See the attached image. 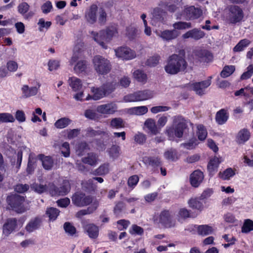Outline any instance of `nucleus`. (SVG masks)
Segmentation results:
<instances>
[{
	"mask_svg": "<svg viewBox=\"0 0 253 253\" xmlns=\"http://www.w3.org/2000/svg\"><path fill=\"white\" fill-rule=\"evenodd\" d=\"M187 67V63L183 56L173 54L169 56L167 59L165 70L168 74L175 75L179 72L184 71Z\"/></svg>",
	"mask_w": 253,
	"mask_h": 253,
	"instance_id": "nucleus-1",
	"label": "nucleus"
},
{
	"mask_svg": "<svg viewBox=\"0 0 253 253\" xmlns=\"http://www.w3.org/2000/svg\"><path fill=\"white\" fill-rule=\"evenodd\" d=\"M8 205L12 210L18 213H22L29 210V204L25 201L24 197L18 194H12L6 199Z\"/></svg>",
	"mask_w": 253,
	"mask_h": 253,
	"instance_id": "nucleus-2",
	"label": "nucleus"
},
{
	"mask_svg": "<svg viewBox=\"0 0 253 253\" xmlns=\"http://www.w3.org/2000/svg\"><path fill=\"white\" fill-rule=\"evenodd\" d=\"M173 215L172 211L164 210L158 216L154 217V222L161 224L165 228H171L176 225V220Z\"/></svg>",
	"mask_w": 253,
	"mask_h": 253,
	"instance_id": "nucleus-3",
	"label": "nucleus"
},
{
	"mask_svg": "<svg viewBox=\"0 0 253 253\" xmlns=\"http://www.w3.org/2000/svg\"><path fill=\"white\" fill-rule=\"evenodd\" d=\"M92 62L95 70L99 74H107L111 70V64L109 60L102 56H95L92 59Z\"/></svg>",
	"mask_w": 253,
	"mask_h": 253,
	"instance_id": "nucleus-4",
	"label": "nucleus"
},
{
	"mask_svg": "<svg viewBox=\"0 0 253 253\" xmlns=\"http://www.w3.org/2000/svg\"><path fill=\"white\" fill-rule=\"evenodd\" d=\"M70 183L67 179L63 180L59 187L56 186L53 183H48V192L52 196H65L70 191Z\"/></svg>",
	"mask_w": 253,
	"mask_h": 253,
	"instance_id": "nucleus-5",
	"label": "nucleus"
},
{
	"mask_svg": "<svg viewBox=\"0 0 253 253\" xmlns=\"http://www.w3.org/2000/svg\"><path fill=\"white\" fill-rule=\"evenodd\" d=\"M175 127H169L166 130L167 135L169 139L174 137V135L178 138H181L183 134V130L186 127L184 120L181 117H177L174 119Z\"/></svg>",
	"mask_w": 253,
	"mask_h": 253,
	"instance_id": "nucleus-6",
	"label": "nucleus"
},
{
	"mask_svg": "<svg viewBox=\"0 0 253 253\" xmlns=\"http://www.w3.org/2000/svg\"><path fill=\"white\" fill-rule=\"evenodd\" d=\"M244 17L243 10L237 5H231L229 7L226 16L227 21L231 24H236L242 21Z\"/></svg>",
	"mask_w": 253,
	"mask_h": 253,
	"instance_id": "nucleus-7",
	"label": "nucleus"
},
{
	"mask_svg": "<svg viewBox=\"0 0 253 253\" xmlns=\"http://www.w3.org/2000/svg\"><path fill=\"white\" fill-rule=\"evenodd\" d=\"M72 201L74 205L79 207H85L93 202L92 196L86 195L83 192H76L73 194Z\"/></svg>",
	"mask_w": 253,
	"mask_h": 253,
	"instance_id": "nucleus-8",
	"label": "nucleus"
},
{
	"mask_svg": "<svg viewBox=\"0 0 253 253\" xmlns=\"http://www.w3.org/2000/svg\"><path fill=\"white\" fill-rule=\"evenodd\" d=\"M159 5L161 7L155 8L152 12V21L154 22H163L166 17L167 5L164 3Z\"/></svg>",
	"mask_w": 253,
	"mask_h": 253,
	"instance_id": "nucleus-9",
	"label": "nucleus"
},
{
	"mask_svg": "<svg viewBox=\"0 0 253 253\" xmlns=\"http://www.w3.org/2000/svg\"><path fill=\"white\" fill-rule=\"evenodd\" d=\"M211 77H209L207 80L190 84V86L197 94L202 95L204 94V90L211 85Z\"/></svg>",
	"mask_w": 253,
	"mask_h": 253,
	"instance_id": "nucleus-10",
	"label": "nucleus"
},
{
	"mask_svg": "<svg viewBox=\"0 0 253 253\" xmlns=\"http://www.w3.org/2000/svg\"><path fill=\"white\" fill-rule=\"evenodd\" d=\"M116 56L123 60H130L135 57L134 51L127 47H121L115 49Z\"/></svg>",
	"mask_w": 253,
	"mask_h": 253,
	"instance_id": "nucleus-11",
	"label": "nucleus"
},
{
	"mask_svg": "<svg viewBox=\"0 0 253 253\" xmlns=\"http://www.w3.org/2000/svg\"><path fill=\"white\" fill-rule=\"evenodd\" d=\"M202 15V10L194 6L186 7L182 12V15L187 20L195 19L199 18Z\"/></svg>",
	"mask_w": 253,
	"mask_h": 253,
	"instance_id": "nucleus-12",
	"label": "nucleus"
},
{
	"mask_svg": "<svg viewBox=\"0 0 253 253\" xmlns=\"http://www.w3.org/2000/svg\"><path fill=\"white\" fill-rule=\"evenodd\" d=\"M118 109V106L114 102L99 105L96 108L97 113L103 115H111L114 114Z\"/></svg>",
	"mask_w": 253,
	"mask_h": 253,
	"instance_id": "nucleus-13",
	"label": "nucleus"
},
{
	"mask_svg": "<svg viewBox=\"0 0 253 253\" xmlns=\"http://www.w3.org/2000/svg\"><path fill=\"white\" fill-rule=\"evenodd\" d=\"M91 34L96 42L103 48H107V46L106 45V43L108 42L109 41L104 31L101 30L98 33L92 31Z\"/></svg>",
	"mask_w": 253,
	"mask_h": 253,
	"instance_id": "nucleus-14",
	"label": "nucleus"
},
{
	"mask_svg": "<svg viewBox=\"0 0 253 253\" xmlns=\"http://www.w3.org/2000/svg\"><path fill=\"white\" fill-rule=\"evenodd\" d=\"M142 162L147 167H151L154 170L162 166L161 158L158 156H145Z\"/></svg>",
	"mask_w": 253,
	"mask_h": 253,
	"instance_id": "nucleus-15",
	"label": "nucleus"
},
{
	"mask_svg": "<svg viewBox=\"0 0 253 253\" xmlns=\"http://www.w3.org/2000/svg\"><path fill=\"white\" fill-rule=\"evenodd\" d=\"M205 36L204 31L197 28H194L187 31L182 35V38L184 39L191 38L195 41L199 40L203 38Z\"/></svg>",
	"mask_w": 253,
	"mask_h": 253,
	"instance_id": "nucleus-16",
	"label": "nucleus"
},
{
	"mask_svg": "<svg viewBox=\"0 0 253 253\" xmlns=\"http://www.w3.org/2000/svg\"><path fill=\"white\" fill-rule=\"evenodd\" d=\"M204 174L200 170L194 171L190 176V182L191 185L194 187H198L204 179Z\"/></svg>",
	"mask_w": 253,
	"mask_h": 253,
	"instance_id": "nucleus-17",
	"label": "nucleus"
},
{
	"mask_svg": "<svg viewBox=\"0 0 253 253\" xmlns=\"http://www.w3.org/2000/svg\"><path fill=\"white\" fill-rule=\"evenodd\" d=\"M195 55L201 62H209L212 61L213 56L212 54L206 49H198L195 51Z\"/></svg>",
	"mask_w": 253,
	"mask_h": 253,
	"instance_id": "nucleus-18",
	"label": "nucleus"
},
{
	"mask_svg": "<svg viewBox=\"0 0 253 253\" xmlns=\"http://www.w3.org/2000/svg\"><path fill=\"white\" fill-rule=\"evenodd\" d=\"M91 92L92 94H88L85 99V100L89 99L98 100L106 96L101 86L99 87H92L91 88Z\"/></svg>",
	"mask_w": 253,
	"mask_h": 253,
	"instance_id": "nucleus-19",
	"label": "nucleus"
},
{
	"mask_svg": "<svg viewBox=\"0 0 253 253\" xmlns=\"http://www.w3.org/2000/svg\"><path fill=\"white\" fill-rule=\"evenodd\" d=\"M98 7L96 4H92L87 9L85 14V18L89 23L94 24L97 19L96 13Z\"/></svg>",
	"mask_w": 253,
	"mask_h": 253,
	"instance_id": "nucleus-20",
	"label": "nucleus"
},
{
	"mask_svg": "<svg viewBox=\"0 0 253 253\" xmlns=\"http://www.w3.org/2000/svg\"><path fill=\"white\" fill-rule=\"evenodd\" d=\"M82 224L84 228L90 238L95 239L98 237L99 234L98 226L93 223L85 224L84 221H82Z\"/></svg>",
	"mask_w": 253,
	"mask_h": 253,
	"instance_id": "nucleus-21",
	"label": "nucleus"
},
{
	"mask_svg": "<svg viewBox=\"0 0 253 253\" xmlns=\"http://www.w3.org/2000/svg\"><path fill=\"white\" fill-rule=\"evenodd\" d=\"M17 225V220L15 218L7 219L3 226V233L8 236L16 228Z\"/></svg>",
	"mask_w": 253,
	"mask_h": 253,
	"instance_id": "nucleus-22",
	"label": "nucleus"
},
{
	"mask_svg": "<svg viewBox=\"0 0 253 253\" xmlns=\"http://www.w3.org/2000/svg\"><path fill=\"white\" fill-rule=\"evenodd\" d=\"M157 35L164 40L169 41L176 38L179 35V33L176 30H167L160 31L157 33Z\"/></svg>",
	"mask_w": 253,
	"mask_h": 253,
	"instance_id": "nucleus-23",
	"label": "nucleus"
},
{
	"mask_svg": "<svg viewBox=\"0 0 253 253\" xmlns=\"http://www.w3.org/2000/svg\"><path fill=\"white\" fill-rule=\"evenodd\" d=\"M99 206V201L95 200L91 205L86 209L81 210L77 212L76 216L77 218H82V217L86 214H89L93 213L96 210Z\"/></svg>",
	"mask_w": 253,
	"mask_h": 253,
	"instance_id": "nucleus-24",
	"label": "nucleus"
},
{
	"mask_svg": "<svg viewBox=\"0 0 253 253\" xmlns=\"http://www.w3.org/2000/svg\"><path fill=\"white\" fill-rule=\"evenodd\" d=\"M39 159L42 162L43 168L47 170L52 169L54 161L52 158L49 156H45L43 154H39L38 156Z\"/></svg>",
	"mask_w": 253,
	"mask_h": 253,
	"instance_id": "nucleus-25",
	"label": "nucleus"
},
{
	"mask_svg": "<svg viewBox=\"0 0 253 253\" xmlns=\"http://www.w3.org/2000/svg\"><path fill=\"white\" fill-rule=\"evenodd\" d=\"M98 161V156L94 153H90L87 155L82 158V161L85 164H88L91 166H95Z\"/></svg>",
	"mask_w": 253,
	"mask_h": 253,
	"instance_id": "nucleus-26",
	"label": "nucleus"
},
{
	"mask_svg": "<svg viewBox=\"0 0 253 253\" xmlns=\"http://www.w3.org/2000/svg\"><path fill=\"white\" fill-rule=\"evenodd\" d=\"M136 92L139 101L150 99L154 96V91L149 89L139 90Z\"/></svg>",
	"mask_w": 253,
	"mask_h": 253,
	"instance_id": "nucleus-27",
	"label": "nucleus"
},
{
	"mask_svg": "<svg viewBox=\"0 0 253 253\" xmlns=\"http://www.w3.org/2000/svg\"><path fill=\"white\" fill-rule=\"evenodd\" d=\"M250 137V132L247 129H242L237 134V141L239 144L244 143L249 139Z\"/></svg>",
	"mask_w": 253,
	"mask_h": 253,
	"instance_id": "nucleus-28",
	"label": "nucleus"
},
{
	"mask_svg": "<svg viewBox=\"0 0 253 253\" xmlns=\"http://www.w3.org/2000/svg\"><path fill=\"white\" fill-rule=\"evenodd\" d=\"M144 126L153 134H156L159 132L158 127L156 125L155 121L153 119H147L144 123Z\"/></svg>",
	"mask_w": 253,
	"mask_h": 253,
	"instance_id": "nucleus-29",
	"label": "nucleus"
},
{
	"mask_svg": "<svg viewBox=\"0 0 253 253\" xmlns=\"http://www.w3.org/2000/svg\"><path fill=\"white\" fill-rule=\"evenodd\" d=\"M228 116L225 109H221L216 113L215 120L219 125H223L228 119Z\"/></svg>",
	"mask_w": 253,
	"mask_h": 253,
	"instance_id": "nucleus-30",
	"label": "nucleus"
},
{
	"mask_svg": "<svg viewBox=\"0 0 253 253\" xmlns=\"http://www.w3.org/2000/svg\"><path fill=\"white\" fill-rule=\"evenodd\" d=\"M189 207L193 209L202 211L204 209L203 203L198 198H191L188 201Z\"/></svg>",
	"mask_w": 253,
	"mask_h": 253,
	"instance_id": "nucleus-31",
	"label": "nucleus"
},
{
	"mask_svg": "<svg viewBox=\"0 0 253 253\" xmlns=\"http://www.w3.org/2000/svg\"><path fill=\"white\" fill-rule=\"evenodd\" d=\"M22 91L24 97L27 98L36 95L38 91V88L37 87L30 88L27 85H24L22 88Z\"/></svg>",
	"mask_w": 253,
	"mask_h": 253,
	"instance_id": "nucleus-32",
	"label": "nucleus"
},
{
	"mask_svg": "<svg viewBox=\"0 0 253 253\" xmlns=\"http://www.w3.org/2000/svg\"><path fill=\"white\" fill-rule=\"evenodd\" d=\"M68 82L70 86L75 91L80 90L82 87L81 80L76 77H72L70 78Z\"/></svg>",
	"mask_w": 253,
	"mask_h": 253,
	"instance_id": "nucleus-33",
	"label": "nucleus"
},
{
	"mask_svg": "<svg viewBox=\"0 0 253 253\" xmlns=\"http://www.w3.org/2000/svg\"><path fill=\"white\" fill-rule=\"evenodd\" d=\"M198 233L202 236H206L211 234L213 231V228L208 225H198L197 227Z\"/></svg>",
	"mask_w": 253,
	"mask_h": 253,
	"instance_id": "nucleus-34",
	"label": "nucleus"
},
{
	"mask_svg": "<svg viewBox=\"0 0 253 253\" xmlns=\"http://www.w3.org/2000/svg\"><path fill=\"white\" fill-rule=\"evenodd\" d=\"M109 172V164L104 163L100 166L94 172L93 174L97 175H104Z\"/></svg>",
	"mask_w": 253,
	"mask_h": 253,
	"instance_id": "nucleus-35",
	"label": "nucleus"
},
{
	"mask_svg": "<svg viewBox=\"0 0 253 253\" xmlns=\"http://www.w3.org/2000/svg\"><path fill=\"white\" fill-rule=\"evenodd\" d=\"M72 122V121L68 118H62L55 122L54 126L59 129L67 127Z\"/></svg>",
	"mask_w": 253,
	"mask_h": 253,
	"instance_id": "nucleus-36",
	"label": "nucleus"
},
{
	"mask_svg": "<svg viewBox=\"0 0 253 253\" xmlns=\"http://www.w3.org/2000/svg\"><path fill=\"white\" fill-rule=\"evenodd\" d=\"M133 78L139 82L145 83L147 82V77L142 71L137 70L133 73Z\"/></svg>",
	"mask_w": 253,
	"mask_h": 253,
	"instance_id": "nucleus-37",
	"label": "nucleus"
},
{
	"mask_svg": "<svg viewBox=\"0 0 253 253\" xmlns=\"http://www.w3.org/2000/svg\"><path fill=\"white\" fill-rule=\"evenodd\" d=\"M164 157L166 159L171 161H176L178 159L176 151L172 148L166 151L164 153Z\"/></svg>",
	"mask_w": 253,
	"mask_h": 253,
	"instance_id": "nucleus-38",
	"label": "nucleus"
},
{
	"mask_svg": "<svg viewBox=\"0 0 253 253\" xmlns=\"http://www.w3.org/2000/svg\"><path fill=\"white\" fill-rule=\"evenodd\" d=\"M116 83L114 82L107 83L103 84L101 86L103 89L105 94L106 96L113 92L116 87Z\"/></svg>",
	"mask_w": 253,
	"mask_h": 253,
	"instance_id": "nucleus-39",
	"label": "nucleus"
},
{
	"mask_svg": "<svg viewBox=\"0 0 253 253\" xmlns=\"http://www.w3.org/2000/svg\"><path fill=\"white\" fill-rule=\"evenodd\" d=\"M251 42L248 39H243L241 40L238 44L234 47L233 50L235 52H240L248 46Z\"/></svg>",
	"mask_w": 253,
	"mask_h": 253,
	"instance_id": "nucleus-40",
	"label": "nucleus"
},
{
	"mask_svg": "<svg viewBox=\"0 0 253 253\" xmlns=\"http://www.w3.org/2000/svg\"><path fill=\"white\" fill-rule=\"evenodd\" d=\"M40 222V219L36 218L28 223L26 229L29 232H32L39 227Z\"/></svg>",
	"mask_w": 253,
	"mask_h": 253,
	"instance_id": "nucleus-41",
	"label": "nucleus"
},
{
	"mask_svg": "<svg viewBox=\"0 0 253 253\" xmlns=\"http://www.w3.org/2000/svg\"><path fill=\"white\" fill-rule=\"evenodd\" d=\"M60 211L56 208H49L46 211V214L49 217L50 220H54L59 214Z\"/></svg>",
	"mask_w": 253,
	"mask_h": 253,
	"instance_id": "nucleus-42",
	"label": "nucleus"
},
{
	"mask_svg": "<svg viewBox=\"0 0 253 253\" xmlns=\"http://www.w3.org/2000/svg\"><path fill=\"white\" fill-rule=\"evenodd\" d=\"M86 68V62L84 60H80L77 62L74 68L76 73H80L85 71Z\"/></svg>",
	"mask_w": 253,
	"mask_h": 253,
	"instance_id": "nucleus-43",
	"label": "nucleus"
},
{
	"mask_svg": "<svg viewBox=\"0 0 253 253\" xmlns=\"http://www.w3.org/2000/svg\"><path fill=\"white\" fill-rule=\"evenodd\" d=\"M235 70L234 66H225L220 73V75L222 78H226L230 76Z\"/></svg>",
	"mask_w": 253,
	"mask_h": 253,
	"instance_id": "nucleus-44",
	"label": "nucleus"
},
{
	"mask_svg": "<svg viewBox=\"0 0 253 253\" xmlns=\"http://www.w3.org/2000/svg\"><path fill=\"white\" fill-rule=\"evenodd\" d=\"M177 220L185 219L190 217V211L186 208H181L179 209L177 213Z\"/></svg>",
	"mask_w": 253,
	"mask_h": 253,
	"instance_id": "nucleus-45",
	"label": "nucleus"
},
{
	"mask_svg": "<svg viewBox=\"0 0 253 253\" xmlns=\"http://www.w3.org/2000/svg\"><path fill=\"white\" fill-rule=\"evenodd\" d=\"M14 121L15 118L12 114L7 113H0V122L13 123Z\"/></svg>",
	"mask_w": 253,
	"mask_h": 253,
	"instance_id": "nucleus-46",
	"label": "nucleus"
},
{
	"mask_svg": "<svg viewBox=\"0 0 253 253\" xmlns=\"http://www.w3.org/2000/svg\"><path fill=\"white\" fill-rule=\"evenodd\" d=\"M220 162L217 157H214L210 160L208 165V169L210 172H213L217 169Z\"/></svg>",
	"mask_w": 253,
	"mask_h": 253,
	"instance_id": "nucleus-47",
	"label": "nucleus"
},
{
	"mask_svg": "<svg viewBox=\"0 0 253 253\" xmlns=\"http://www.w3.org/2000/svg\"><path fill=\"white\" fill-rule=\"evenodd\" d=\"M105 34L108 38V41H109L113 37H115L117 35L118 29L116 26L108 27L106 29Z\"/></svg>",
	"mask_w": 253,
	"mask_h": 253,
	"instance_id": "nucleus-48",
	"label": "nucleus"
},
{
	"mask_svg": "<svg viewBox=\"0 0 253 253\" xmlns=\"http://www.w3.org/2000/svg\"><path fill=\"white\" fill-rule=\"evenodd\" d=\"M110 126L113 128H119L124 127L125 125L122 118H115L111 120L110 122Z\"/></svg>",
	"mask_w": 253,
	"mask_h": 253,
	"instance_id": "nucleus-49",
	"label": "nucleus"
},
{
	"mask_svg": "<svg viewBox=\"0 0 253 253\" xmlns=\"http://www.w3.org/2000/svg\"><path fill=\"white\" fill-rule=\"evenodd\" d=\"M253 230V221L249 219H246L242 227V231L243 233H249Z\"/></svg>",
	"mask_w": 253,
	"mask_h": 253,
	"instance_id": "nucleus-50",
	"label": "nucleus"
},
{
	"mask_svg": "<svg viewBox=\"0 0 253 253\" xmlns=\"http://www.w3.org/2000/svg\"><path fill=\"white\" fill-rule=\"evenodd\" d=\"M31 188L39 193H42L46 191H48V184L47 185H44L35 183L31 186Z\"/></svg>",
	"mask_w": 253,
	"mask_h": 253,
	"instance_id": "nucleus-51",
	"label": "nucleus"
},
{
	"mask_svg": "<svg viewBox=\"0 0 253 253\" xmlns=\"http://www.w3.org/2000/svg\"><path fill=\"white\" fill-rule=\"evenodd\" d=\"M161 59V57L158 54H155L150 57L146 61V65L149 66L153 67L157 65Z\"/></svg>",
	"mask_w": 253,
	"mask_h": 253,
	"instance_id": "nucleus-52",
	"label": "nucleus"
},
{
	"mask_svg": "<svg viewBox=\"0 0 253 253\" xmlns=\"http://www.w3.org/2000/svg\"><path fill=\"white\" fill-rule=\"evenodd\" d=\"M197 129V134L199 139L200 140H205L207 136V132L204 126L201 125H198Z\"/></svg>",
	"mask_w": 253,
	"mask_h": 253,
	"instance_id": "nucleus-53",
	"label": "nucleus"
},
{
	"mask_svg": "<svg viewBox=\"0 0 253 253\" xmlns=\"http://www.w3.org/2000/svg\"><path fill=\"white\" fill-rule=\"evenodd\" d=\"M192 27L191 23L185 22H177L173 24V27L175 29L183 30Z\"/></svg>",
	"mask_w": 253,
	"mask_h": 253,
	"instance_id": "nucleus-54",
	"label": "nucleus"
},
{
	"mask_svg": "<svg viewBox=\"0 0 253 253\" xmlns=\"http://www.w3.org/2000/svg\"><path fill=\"white\" fill-rule=\"evenodd\" d=\"M235 173L231 168H228L222 173H219V176L224 180L229 179L231 177L234 176Z\"/></svg>",
	"mask_w": 253,
	"mask_h": 253,
	"instance_id": "nucleus-55",
	"label": "nucleus"
},
{
	"mask_svg": "<svg viewBox=\"0 0 253 253\" xmlns=\"http://www.w3.org/2000/svg\"><path fill=\"white\" fill-rule=\"evenodd\" d=\"M133 114L136 115H142L148 112V108L146 106H142L138 107H135L131 109Z\"/></svg>",
	"mask_w": 253,
	"mask_h": 253,
	"instance_id": "nucleus-56",
	"label": "nucleus"
},
{
	"mask_svg": "<svg viewBox=\"0 0 253 253\" xmlns=\"http://www.w3.org/2000/svg\"><path fill=\"white\" fill-rule=\"evenodd\" d=\"M120 148L117 145H113L109 151L110 156L113 158H117L120 155Z\"/></svg>",
	"mask_w": 253,
	"mask_h": 253,
	"instance_id": "nucleus-57",
	"label": "nucleus"
},
{
	"mask_svg": "<svg viewBox=\"0 0 253 253\" xmlns=\"http://www.w3.org/2000/svg\"><path fill=\"white\" fill-rule=\"evenodd\" d=\"M125 208V204L122 202L116 203L114 208V213L116 216H119L123 210Z\"/></svg>",
	"mask_w": 253,
	"mask_h": 253,
	"instance_id": "nucleus-58",
	"label": "nucleus"
},
{
	"mask_svg": "<svg viewBox=\"0 0 253 253\" xmlns=\"http://www.w3.org/2000/svg\"><path fill=\"white\" fill-rule=\"evenodd\" d=\"M247 71L244 72L241 76L240 79L241 80H245L249 79L253 74V65H249L247 68Z\"/></svg>",
	"mask_w": 253,
	"mask_h": 253,
	"instance_id": "nucleus-59",
	"label": "nucleus"
},
{
	"mask_svg": "<svg viewBox=\"0 0 253 253\" xmlns=\"http://www.w3.org/2000/svg\"><path fill=\"white\" fill-rule=\"evenodd\" d=\"M29 8L30 6L27 2H23L18 5V11L23 15L28 11Z\"/></svg>",
	"mask_w": 253,
	"mask_h": 253,
	"instance_id": "nucleus-60",
	"label": "nucleus"
},
{
	"mask_svg": "<svg viewBox=\"0 0 253 253\" xmlns=\"http://www.w3.org/2000/svg\"><path fill=\"white\" fill-rule=\"evenodd\" d=\"M64 228L66 232L70 235H73L76 232V228L69 222H65L64 223Z\"/></svg>",
	"mask_w": 253,
	"mask_h": 253,
	"instance_id": "nucleus-61",
	"label": "nucleus"
},
{
	"mask_svg": "<svg viewBox=\"0 0 253 253\" xmlns=\"http://www.w3.org/2000/svg\"><path fill=\"white\" fill-rule=\"evenodd\" d=\"M124 100L125 102H136L139 101L137 92L127 94L124 96Z\"/></svg>",
	"mask_w": 253,
	"mask_h": 253,
	"instance_id": "nucleus-62",
	"label": "nucleus"
},
{
	"mask_svg": "<svg viewBox=\"0 0 253 253\" xmlns=\"http://www.w3.org/2000/svg\"><path fill=\"white\" fill-rule=\"evenodd\" d=\"M60 150L61 151L62 154L63 155L64 157H69L70 154V146L69 143L67 142H64L60 148Z\"/></svg>",
	"mask_w": 253,
	"mask_h": 253,
	"instance_id": "nucleus-63",
	"label": "nucleus"
},
{
	"mask_svg": "<svg viewBox=\"0 0 253 253\" xmlns=\"http://www.w3.org/2000/svg\"><path fill=\"white\" fill-rule=\"evenodd\" d=\"M29 186L28 184H18L14 188L15 191L18 193H24L28 191Z\"/></svg>",
	"mask_w": 253,
	"mask_h": 253,
	"instance_id": "nucleus-64",
	"label": "nucleus"
}]
</instances>
